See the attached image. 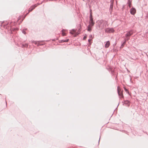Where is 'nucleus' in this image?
<instances>
[{
	"mask_svg": "<svg viewBox=\"0 0 148 148\" xmlns=\"http://www.w3.org/2000/svg\"><path fill=\"white\" fill-rule=\"evenodd\" d=\"M97 24L96 25V27L98 29L102 30L106 25L108 26L107 21H104L102 20H98L97 21Z\"/></svg>",
	"mask_w": 148,
	"mask_h": 148,
	"instance_id": "f257e3e1",
	"label": "nucleus"
},
{
	"mask_svg": "<svg viewBox=\"0 0 148 148\" xmlns=\"http://www.w3.org/2000/svg\"><path fill=\"white\" fill-rule=\"evenodd\" d=\"M114 31L113 28L109 27L106 28L105 29V32L108 33H113Z\"/></svg>",
	"mask_w": 148,
	"mask_h": 148,
	"instance_id": "f03ea898",
	"label": "nucleus"
},
{
	"mask_svg": "<svg viewBox=\"0 0 148 148\" xmlns=\"http://www.w3.org/2000/svg\"><path fill=\"white\" fill-rule=\"evenodd\" d=\"M117 92L120 98H123V92H120V88L119 86L117 87Z\"/></svg>",
	"mask_w": 148,
	"mask_h": 148,
	"instance_id": "7ed1b4c3",
	"label": "nucleus"
},
{
	"mask_svg": "<svg viewBox=\"0 0 148 148\" xmlns=\"http://www.w3.org/2000/svg\"><path fill=\"white\" fill-rule=\"evenodd\" d=\"M133 34L132 30H130L127 32V34L125 35V37H130L132 36Z\"/></svg>",
	"mask_w": 148,
	"mask_h": 148,
	"instance_id": "20e7f679",
	"label": "nucleus"
},
{
	"mask_svg": "<svg viewBox=\"0 0 148 148\" xmlns=\"http://www.w3.org/2000/svg\"><path fill=\"white\" fill-rule=\"evenodd\" d=\"M136 9L133 8L132 7L130 10V12L131 14L134 15L136 13Z\"/></svg>",
	"mask_w": 148,
	"mask_h": 148,
	"instance_id": "39448f33",
	"label": "nucleus"
},
{
	"mask_svg": "<svg viewBox=\"0 0 148 148\" xmlns=\"http://www.w3.org/2000/svg\"><path fill=\"white\" fill-rule=\"evenodd\" d=\"M37 5L36 4H35L34 5L32 6L28 10V12L27 14L26 15L29 13V12H30L32 11L37 6Z\"/></svg>",
	"mask_w": 148,
	"mask_h": 148,
	"instance_id": "423d86ee",
	"label": "nucleus"
},
{
	"mask_svg": "<svg viewBox=\"0 0 148 148\" xmlns=\"http://www.w3.org/2000/svg\"><path fill=\"white\" fill-rule=\"evenodd\" d=\"M130 102L128 100L124 101V103L123 104H125L127 107H129L130 105Z\"/></svg>",
	"mask_w": 148,
	"mask_h": 148,
	"instance_id": "0eeeda50",
	"label": "nucleus"
},
{
	"mask_svg": "<svg viewBox=\"0 0 148 148\" xmlns=\"http://www.w3.org/2000/svg\"><path fill=\"white\" fill-rule=\"evenodd\" d=\"M93 21V19L92 18V12L91 10H90V15L89 16V21Z\"/></svg>",
	"mask_w": 148,
	"mask_h": 148,
	"instance_id": "6e6552de",
	"label": "nucleus"
},
{
	"mask_svg": "<svg viewBox=\"0 0 148 148\" xmlns=\"http://www.w3.org/2000/svg\"><path fill=\"white\" fill-rule=\"evenodd\" d=\"M110 45V42L109 41H107L105 45V47L106 48H107L109 47Z\"/></svg>",
	"mask_w": 148,
	"mask_h": 148,
	"instance_id": "1a4fd4ad",
	"label": "nucleus"
},
{
	"mask_svg": "<svg viewBox=\"0 0 148 148\" xmlns=\"http://www.w3.org/2000/svg\"><path fill=\"white\" fill-rule=\"evenodd\" d=\"M89 25H88L91 27H92L94 26L95 24V22L94 21H89Z\"/></svg>",
	"mask_w": 148,
	"mask_h": 148,
	"instance_id": "9d476101",
	"label": "nucleus"
},
{
	"mask_svg": "<svg viewBox=\"0 0 148 148\" xmlns=\"http://www.w3.org/2000/svg\"><path fill=\"white\" fill-rule=\"evenodd\" d=\"M91 27H92L89 26V25H88V26L87 27V31L88 32H90L92 30L91 29Z\"/></svg>",
	"mask_w": 148,
	"mask_h": 148,
	"instance_id": "9b49d317",
	"label": "nucleus"
},
{
	"mask_svg": "<svg viewBox=\"0 0 148 148\" xmlns=\"http://www.w3.org/2000/svg\"><path fill=\"white\" fill-rule=\"evenodd\" d=\"M127 4H128V6H129V7L131 8V1H130V0H128V2L127 3Z\"/></svg>",
	"mask_w": 148,
	"mask_h": 148,
	"instance_id": "f8f14e48",
	"label": "nucleus"
},
{
	"mask_svg": "<svg viewBox=\"0 0 148 148\" xmlns=\"http://www.w3.org/2000/svg\"><path fill=\"white\" fill-rule=\"evenodd\" d=\"M44 42V41H42V43L40 44L39 41H38V45H37L38 46L39 45H43V43Z\"/></svg>",
	"mask_w": 148,
	"mask_h": 148,
	"instance_id": "ddd939ff",
	"label": "nucleus"
},
{
	"mask_svg": "<svg viewBox=\"0 0 148 148\" xmlns=\"http://www.w3.org/2000/svg\"><path fill=\"white\" fill-rule=\"evenodd\" d=\"M126 43V40H125L124 41L122 44L121 46V47L123 48V47L124 45Z\"/></svg>",
	"mask_w": 148,
	"mask_h": 148,
	"instance_id": "4468645a",
	"label": "nucleus"
},
{
	"mask_svg": "<svg viewBox=\"0 0 148 148\" xmlns=\"http://www.w3.org/2000/svg\"><path fill=\"white\" fill-rule=\"evenodd\" d=\"M28 45L27 43H26L24 44H23L22 46L23 47H28Z\"/></svg>",
	"mask_w": 148,
	"mask_h": 148,
	"instance_id": "2eb2a0df",
	"label": "nucleus"
},
{
	"mask_svg": "<svg viewBox=\"0 0 148 148\" xmlns=\"http://www.w3.org/2000/svg\"><path fill=\"white\" fill-rule=\"evenodd\" d=\"M124 89L125 90V92H126L128 94L130 95V93L128 89H127L125 88H124Z\"/></svg>",
	"mask_w": 148,
	"mask_h": 148,
	"instance_id": "dca6fc26",
	"label": "nucleus"
},
{
	"mask_svg": "<svg viewBox=\"0 0 148 148\" xmlns=\"http://www.w3.org/2000/svg\"><path fill=\"white\" fill-rule=\"evenodd\" d=\"M113 5V4H112V3H110V10H112Z\"/></svg>",
	"mask_w": 148,
	"mask_h": 148,
	"instance_id": "f3484780",
	"label": "nucleus"
},
{
	"mask_svg": "<svg viewBox=\"0 0 148 148\" xmlns=\"http://www.w3.org/2000/svg\"><path fill=\"white\" fill-rule=\"evenodd\" d=\"M32 43L33 44H34L35 45H36L37 42L36 41H34V40H32Z\"/></svg>",
	"mask_w": 148,
	"mask_h": 148,
	"instance_id": "a211bd4d",
	"label": "nucleus"
},
{
	"mask_svg": "<svg viewBox=\"0 0 148 148\" xmlns=\"http://www.w3.org/2000/svg\"><path fill=\"white\" fill-rule=\"evenodd\" d=\"M69 39H68L67 40H62V42H66L69 41Z\"/></svg>",
	"mask_w": 148,
	"mask_h": 148,
	"instance_id": "6ab92c4d",
	"label": "nucleus"
},
{
	"mask_svg": "<svg viewBox=\"0 0 148 148\" xmlns=\"http://www.w3.org/2000/svg\"><path fill=\"white\" fill-rule=\"evenodd\" d=\"M73 32L71 31L70 32V33L71 34H74V33L75 32V31L74 29L72 30Z\"/></svg>",
	"mask_w": 148,
	"mask_h": 148,
	"instance_id": "aec40b11",
	"label": "nucleus"
},
{
	"mask_svg": "<svg viewBox=\"0 0 148 148\" xmlns=\"http://www.w3.org/2000/svg\"><path fill=\"white\" fill-rule=\"evenodd\" d=\"M126 39H125V40H126V42L127 41H128L130 39V37H126Z\"/></svg>",
	"mask_w": 148,
	"mask_h": 148,
	"instance_id": "412c9836",
	"label": "nucleus"
},
{
	"mask_svg": "<svg viewBox=\"0 0 148 148\" xmlns=\"http://www.w3.org/2000/svg\"><path fill=\"white\" fill-rule=\"evenodd\" d=\"M64 30L63 29H62V35L63 36H65L66 35V34L65 33H64L63 32V31Z\"/></svg>",
	"mask_w": 148,
	"mask_h": 148,
	"instance_id": "4be33fe9",
	"label": "nucleus"
},
{
	"mask_svg": "<svg viewBox=\"0 0 148 148\" xmlns=\"http://www.w3.org/2000/svg\"><path fill=\"white\" fill-rule=\"evenodd\" d=\"M22 33H23V34H26V32H25V29H23V30H22Z\"/></svg>",
	"mask_w": 148,
	"mask_h": 148,
	"instance_id": "5701e85b",
	"label": "nucleus"
},
{
	"mask_svg": "<svg viewBox=\"0 0 148 148\" xmlns=\"http://www.w3.org/2000/svg\"><path fill=\"white\" fill-rule=\"evenodd\" d=\"M146 37L148 38V32L146 33Z\"/></svg>",
	"mask_w": 148,
	"mask_h": 148,
	"instance_id": "b1692460",
	"label": "nucleus"
},
{
	"mask_svg": "<svg viewBox=\"0 0 148 148\" xmlns=\"http://www.w3.org/2000/svg\"><path fill=\"white\" fill-rule=\"evenodd\" d=\"M87 38V36H84L83 38V40H85L86 39V38Z\"/></svg>",
	"mask_w": 148,
	"mask_h": 148,
	"instance_id": "393cba45",
	"label": "nucleus"
},
{
	"mask_svg": "<svg viewBox=\"0 0 148 148\" xmlns=\"http://www.w3.org/2000/svg\"><path fill=\"white\" fill-rule=\"evenodd\" d=\"M114 1V0H111V1H110L111 3L113 4Z\"/></svg>",
	"mask_w": 148,
	"mask_h": 148,
	"instance_id": "a878e982",
	"label": "nucleus"
},
{
	"mask_svg": "<svg viewBox=\"0 0 148 148\" xmlns=\"http://www.w3.org/2000/svg\"><path fill=\"white\" fill-rule=\"evenodd\" d=\"M146 18H148V13L147 14L146 16Z\"/></svg>",
	"mask_w": 148,
	"mask_h": 148,
	"instance_id": "bb28decb",
	"label": "nucleus"
},
{
	"mask_svg": "<svg viewBox=\"0 0 148 148\" xmlns=\"http://www.w3.org/2000/svg\"><path fill=\"white\" fill-rule=\"evenodd\" d=\"M89 38H92V35H90L89 36Z\"/></svg>",
	"mask_w": 148,
	"mask_h": 148,
	"instance_id": "cd10ccee",
	"label": "nucleus"
},
{
	"mask_svg": "<svg viewBox=\"0 0 148 148\" xmlns=\"http://www.w3.org/2000/svg\"><path fill=\"white\" fill-rule=\"evenodd\" d=\"M90 41H91V39H89L88 40V42H90Z\"/></svg>",
	"mask_w": 148,
	"mask_h": 148,
	"instance_id": "c85d7f7f",
	"label": "nucleus"
},
{
	"mask_svg": "<svg viewBox=\"0 0 148 148\" xmlns=\"http://www.w3.org/2000/svg\"><path fill=\"white\" fill-rule=\"evenodd\" d=\"M5 102H6V106H7V102H6V100H5Z\"/></svg>",
	"mask_w": 148,
	"mask_h": 148,
	"instance_id": "c756f323",
	"label": "nucleus"
},
{
	"mask_svg": "<svg viewBox=\"0 0 148 148\" xmlns=\"http://www.w3.org/2000/svg\"><path fill=\"white\" fill-rule=\"evenodd\" d=\"M117 76H116L115 77V79H117Z\"/></svg>",
	"mask_w": 148,
	"mask_h": 148,
	"instance_id": "7c9ffc66",
	"label": "nucleus"
}]
</instances>
